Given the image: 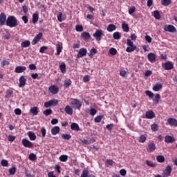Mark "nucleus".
I'll return each instance as SVG.
<instances>
[{
  "instance_id": "f257e3e1",
  "label": "nucleus",
  "mask_w": 177,
  "mask_h": 177,
  "mask_svg": "<svg viewBox=\"0 0 177 177\" xmlns=\"http://www.w3.org/2000/svg\"><path fill=\"white\" fill-rule=\"evenodd\" d=\"M6 24L8 27H10L11 28L16 27L17 26V19H16L15 16H10L7 18Z\"/></svg>"
},
{
  "instance_id": "f03ea898",
  "label": "nucleus",
  "mask_w": 177,
  "mask_h": 177,
  "mask_svg": "<svg viewBox=\"0 0 177 177\" xmlns=\"http://www.w3.org/2000/svg\"><path fill=\"white\" fill-rule=\"evenodd\" d=\"M22 145L24 147H26L27 149H32L34 147V144L26 138L22 140Z\"/></svg>"
},
{
  "instance_id": "7ed1b4c3",
  "label": "nucleus",
  "mask_w": 177,
  "mask_h": 177,
  "mask_svg": "<svg viewBox=\"0 0 177 177\" xmlns=\"http://www.w3.org/2000/svg\"><path fill=\"white\" fill-rule=\"evenodd\" d=\"M93 37L95 38L96 41H102V37H103V30H97L93 35Z\"/></svg>"
},
{
  "instance_id": "20e7f679",
  "label": "nucleus",
  "mask_w": 177,
  "mask_h": 177,
  "mask_svg": "<svg viewBox=\"0 0 177 177\" xmlns=\"http://www.w3.org/2000/svg\"><path fill=\"white\" fill-rule=\"evenodd\" d=\"M171 174H172V167L171 165H167L163 171V177L171 176Z\"/></svg>"
},
{
  "instance_id": "39448f33",
  "label": "nucleus",
  "mask_w": 177,
  "mask_h": 177,
  "mask_svg": "<svg viewBox=\"0 0 177 177\" xmlns=\"http://www.w3.org/2000/svg\"><path fill=\"white\" fill-rule=\"evenodd\" d=\"M48 91L52 95H57L59 93V86L51 85L48 87Z\"/></svg>"
},
{
  "instance_id": "423d86ee",
  "label": "nucleus",
  "mask_w": 177,
  "mask_h": 177,
  "mask_svg": "<svg viewBox=\"0 0 177 177\" xmlns=\"http://www.w3.org/2000/svg\"><path fill=\"white\" fill-rule=\"evenodd\" d=\"M86 53H88V50H86L85 48H82L79 50L77 55V58L80 59L81 57H84V56H86Z\"/></svg>"
},
{
  "instance_id": "0eeeda50",
  "label": "nucleus",
  "mask_w": 177,
  "mask_h": 177,
  "mask_svg": "<svg viewBox=\"0 0 177 177\" xmlns=\"http://www.w3.org/2000/svg\"><path fill=\"white\" fill-rule=\"evenodd\" d=\"M164 30L168 32H176L177 30L173 25H166L164 27Z\"/></svg>"
},
{
  "instance_id": "6e6552de",
  "label": "nucleus",
  "mask_w": 177,
  "mask_h": 177,
  "mask_svg": "<svg viewBox=\"0 0 177 177\" xmlns=\"http://www.w3.org/2000/svg\"><path fill=\"white\" fill-rule=\"evenodd\" d=\"M42 37H43L42 32H39V34H37L32 41L31 42L32 45H37V44H38V42L41 41V39H42Z\"/></svg>"
},
{
  "instance_id": "1a4fd4ad",
  "label": "nucleus",
  "mask_w": 177,
  "mask_h": 177,
  "mask_svg": "<svg viewBox=\"0 0 177 177\" xmlns=\"http://www.w3.org/2000/svg\"><path fill=\"white\" fill-rule=\"evenodd\" d=\"M156 149H157V146H156L154 142L148 143V147L147 149L148 153H153V151H156Z\"/></svg>"
},
{
  "instance_id": "9d476101",
  "label": "nucleus",
  "mask_w": 177,
  "mask_h": 177,
  "mask_svg": "<svg viewBox=\"0 0 177 177\" xmlns=\"http://www.w3.org/2000/svg\"><path fill=\"white\" fill-rule=\"evenodd\" d=\"M71 104L73 106H75L77 110H80L82 106V103L78 99H73V101L71 102Z\"/></svg>"
},
{
  "instance_id": "9b49d317",
  "label": "nucleus",
  "mask_w": 177,
  "mask_h": 177,
  "mask_svg": "<svg viewBox=\"0 0 177 177\" xmlns=\"http://www.w3.org/2000/svg\"><path fill=\"white\" fill-rule=\"evenodd\" d=\"M145 117L147 120H153V118H156V115L152 110H149L146 112Z\"/></svg>"
},
{
  "instance_id": "f8f14e48",
  "label": "nucleus",
  "mask_w": 177,
  "mask_h": 177,
  "mask_svg": "<svg viewBox=\"0 0 177 177\" xmlns=\"http://www.w3.org/2000/svg\"><path fill=\"white\" fill-rule=\"evenodd\" d=\"M26 82L27 79H26V76H21L19 78V88H23V86H26Z\"/></svg>"
},
{
  "instance_id": "ddd939ff",
  "label": "nucleus",
  "mask_w": 177,
  "mask_h": 177,
  "mask_svg": "<svg viewBox=\"0 0 177 177\" xmlns=\"http://www.w3.org/2000/svg\"><path fill=\"white\" fill-rule=\"evenodd\" d=\"M6 15L5 13L1 12L0 14V26H5V23L6 24Z\"/></svg>"
},
{
  "instance_id": "4468645a",
  "label": "nucleus",
  "mask_w": 177,
  "mask_h": 177,
  "mask_svg": "<svg viewBox=\"0 0 177 177\" xmlns=\"http://www.w3.org/2000/svg\"><path fill=\"white\" fill-rule=\"evenodd\" d=\"M164 68L167 71L172 70L174 68V64L171 61L165 62L164 64Z\"/></svg>"
},
{
  "instance_id": "2eb2a0df",
  "label": "nucleus",
  "mask_w": 177,
  "mask_h": 177,
  "mask_svg": "<svg viewBox=\"0 0 177 177\" xmlns=\"http://www.w3.org/2000/svg\"><path fill=\"white\" fill-rule=\"evenodd\" d=\"M175 138L174 136H165V143H174L175 142Z\"/></svg>"
},
{
  "instance_id": "dca6fc26",
  "label": "nucleus",
  "mask_w": 177,
  "mask_h": 177,
  "mask_svg": "<svg viewBox=\"0 0 177 177\" xmlns=\"http://www.w3.org/2000/svg\"><path fill=\"white\" fill-rule=\"evenodd\" d=\"M27 70V68L26 66H17L15 69V73H17V74H21V73H24V71H26Z\"/></svg>"
},
{
  "instance_id": "f3484780",
  "label": "nucleus",
  "mask_w": 177,
  "mask_h": 177,
  "mask_svg": "<svg viewBox=\"0 0 177 177\" xmlns=\"http://www.w3.org/2000/svg\"><path fill=\"white\" fill-rule=\"evenodd\" d=\"M39 108L38 106H34L30 109V113L32 115H38V113H39Z\"/></svg>"
},
{
  "instance_id": "a211bd4d",
  "label": "nucleus",
  "mask_w": 177,
  "mask_h": 177,
  "mask_svg": "<svg viewBox=\"0 0 177 177\" xmlns=\"http://www.w3.org/2000/svg\"><path fill=\"white\" fill-rule=\"evenodd\" d=\"M81 38L84 41H88V39H91V33L88 32H84L81 34Z\"/></svg>"
},
{
  "instance_id": "6ab92c4d",
  "label": "nucleus",
  "mask_w": 177,
  "mask_h": 177,
  "mask_svg": "<svg viewBox=\"0 0 177 177\" xmlns=\"http://www.w3.org/2000/svg\"><path fill=\"white\" fill-rule=\"evenodd\" d=\"M57 48V56H60V53H62V50H63V43H59L56 45Z\"/></svg>"
},
{
  "instance_id": "aec40b11",
  "label": "nucleus",
  "mask_w": 177,
  "mask_h": 177,
  "mask_svg": "<svg viewBox=\"0 0 177 177\" xmlns=\"http://www.w3.org/2000/svg\"><path fill=\"white\" fill-rule=\"evenodd\" d=\"M60 132V127L59 126H55L51 129V134L53 136L57 135Z\"/></svg>"
},
{
  "instance_id": "412c9836",
  "label": "nucleus",
  "mask_w": 177,
  "mask_h": 177,
  "mask_svg": "<svg viewBox=\"0 0 177 177\" xmlns=\"http://www.w3.org/2000/svg\"><path fill=\"white\" fill-rule=\"evenodd\" d=\"M147 57L151 63H154L156 62V54L150 53L148 54Z\"/></svg>"
},
{
  "instance_id": "4be33fe9",
  "label": "nucleus",
  "mask_w": 177,
  "mask_h": 177,
  "mask_svg": "<svg viewBox=\"0 0 177 177\" xmlns=\"http://www.w3.org/2000/svg\"><path fill=\"white\" fill-rule=\"evenodd\" d=\"M65 113H66V114H68V115H73V108H71V106H70V105H66L65 106Z\"/></svg>"
},
{
  "instance_id": "5701e85b",
  "label": "nucleus",
  "mask_w": 177,
  "mask_h": 177,
  "mask_svg": "<svg viewBox=\"0 0 177 177\" xmlns=\"http://www.w3.org/2000/svg\"><path fill=\"white\" fill-rule=\"evenodd\" d=\"M167 122L169 125L177 127V120L175 118H170L167 120Z\"/></svg>"
},
{
  "instance_id": "b1692460",
  "label": "nucleus",
  "mask_w": 177,
  "mask_h": 177,
  "mask_svg": "<svg viewBox=\"0 0 177 177\" xmlns=\"http://www.w3.org/2000/svg\"><path fill=\"white\" fill-rule=\"evenodd\" d=\"M71 129L72 131H76V132H78V131H80V126L78 125V124L75 123V122H73L71 124Z\"/></svg>"
},
{
  "instance_id": "393cba45",
  "label": "nucleus",
  "mask_w": 177,
  "mask_h": 177,
  "mask_svg": "<svg viewBox=\"0 0 177 177\" xmlns=\"http://www.w3.org/2000/svg\"><path fill=\"white\" fill-rule=\"evenodd\" d=\"M106 30L109 31V32H113V31H115V30H117V26L113 24H111L108 26Z\"/></svg>"
},
{
  "instance_id": "a878e982",
  "label": "nucleus",
  "mask_w": 177,
  "mask_h": 177,
  "mask_svg": "<svg viewBox=\"0 0 177 177\" xmlns=\"http://www.w3.org/2000/svg\"><path fill=\"white\" fill-rule=\"evenodd\" d=\"M146 139H147V136L146 134H141L139 137L138 142H140V143H145Z\"/></svg>"
},
{
  "instance_id": "bb28decb",
  "label": "nucleus",
  "mask_w": 177,
  "mask_h": 177,
  "mask_svg": "<svg viewBox=\"0 0 177 177\" xmlns=\"http://www.w3.org/2000/svg\"><path fill=\"white\" fill-rule=\"evenodd\" d=\"M161 99V95L160 94H156L154 98H153V104H158V102Z\"/></svg>"
},
{
  "instance_id": "cd10ccee",
  "label": "nucleus",
  "mask_w": 177,
  "mask_h": 177,
  "mask_svg": "<svg viewBox=\"0 0 177 177\" xmlns=\"http://www.w3.org/2000/svg\"><path fill=\"white\" fill-rule=\"evenodd\" d=\"M122 28L124 32H128L129 31V26L128 24H126L125 22H122Z\"/></svg>"
},
{
  "instance_id": "c85d7f7f",
  "label": "nucleus",
  "mask_w": 177,
  "mask_h": 177,
  "mask_svg": "<svg viewBox=\"0 0 177 177\" xmlns=\"http://www.w3.org/2000/svg\"><path fill=\"white\" fill-rule=\"evenodd\" d=\"M28 136L29 137L30 140H35L37 139V136L35 135V133H32V131H28Z\"/></svg>"
},
{
  "instance_id": "c756f323",
  "label": "nucleus",
  "mask_w": 177,
  "mask_h": 177,
  "mask_svg": "<svg viewBox=\"0 0 177 177\" xmlns=\"http://www.w3.org/2000/svg\"><path fill=\"white\" fill-rule=\"evenodd\" d=\"M160 89H162V85L161 84L157 83L153 87V91L155 92H158Z\"/></svg>"
},
{
  "instance_id": "7c9ffc66",
  "label": "nucleus",
  "mask_w": 177,
  "mask_h": 177,
  "mask_svg": "<svg viewBox=\"0 0 177 177\" xmlns=\"http://www.w3.org/2000/svg\"><path fill=\"white\" fill-rule=\"evenodd\" d=\"M60 71L62 74H66V64L62 62L59 66Z\"/></svg>"
},
{
  "instance_id": "2f4dec72",
  "label": "nucleus",
  "mask_w": 177,
  "mask_h": 177,
  "mask_svg": "<svg viewBox=\"0 0 177 177\" xmlns=\"http://www.w3.org/2000/svg\"><path fill=\"white\" fill-rule=\"evenodd\" d=\"M156 161H158V162H164L165 161V157L162 155H159L156 156Z\"/></svg>"
},
{
  "instance_id": "473e14b6",
  "label": "nucleus",
  "mask_w": 177,
  "mask_h": 177,
  "mask_svg": "<svg viewBox=\"0 0 177 177\" xmlns=\"http://www.w3.org/2000/svg\"><path fill=\"white\" fill-rule=\"evenodd\" d=\"M172 3V0H161V4L163 6H168V5H171Z\"/></svg>"
},
{
  "instance_id": "72a5a7b5",
  "label": "nucleus",
  "mask_w": 177,
  "mask_h": 177,
  "mask_svg": "<svg viewBox=\"0 0 177 177\" xmlns=\"http://www.w3.org/2000/svg\"><path fill=\"white\" fill-rule=\"evenodd\" d=\"M10 33H9V30H6V32L3 33V37L4 39H10Z\"/></svg>"
},
{
  "instance_id": "f704fd0d",
  "label": "nucleus",
  "mask_w": 177,
  "mask_h": 177,
  "mask_svg": "<svg viewBox=\"0 0 177 177\" xmlns=\"http://www.w3.org/2000/svg\"><path fill=\"white\" fill-rule=\"evenodd\" d=\"M96 53H97V50L95 48H93L90 50V54L88 55V56L92 58L93 57V56H95V55H96Z\"/></svg>"
},
{
  "instance_id": "c9c22d12",
  "label": "nucleus",
  "mask_w": 177,
  "mask_h": 177,
  "mask_svg": "<svg viewBox=\"0 0 177 177\" xmlns=\"http://www.w3.org/2000/svg\"><path fill=\"white\" fill-rule=\"evenodd\" d=\"M153 16L157 20H160L161 19V15L160 14V11L158 10H155L153 12Z\"/></svg>"
},
{
  "instance_id": "e433bc0d",
  "label": "nucleus",
  "mask_w": 177,
  "mask_h": 177,
  "mask_svg": "<svg viewBox=\"0 0 177 177\" xmlns=\"http://www.w3.org/2000/svg\"><path fill=\"white\" fill-rule=\"evenodd\" d=\"M113 39H121V33L120 32H115L113 34Z\"/></svg>"
},
{
  "instance_id": "4c0bfd02",
  "label": "nucleus",
  "mask_w": 177,
  "mask_h": 177,
  "mask_svg": "<svg viewBox=\"0 0 177 177\" xmlns=\"http://www.w3.org/2000/svg\"><path fill=\"white\" fill-rule=\"evenodd\" d=\"M68 160V156L67 155H62L59 157V160L62 161V162H66Z\"/></svg>"
},
{
  "instance_id": "58836bf2",
  "label": "nucleus",
  "mask_w": 177,
  "mask_h": 177,
  "mask_svg": "<svg viewBox=\"0 0 177 177\" xmlns=\"http://www.w3.org/2000/svg\"><path fill=\"white\" fill-rule=\"evenodd\" d=\"M38 14L37 13H35L32 15V21L34 24H35V23H37L38 22Z\"/></svg>"
},
{
  "instance_id": "ea45409f",
  "label": "nucleus",
  "mask_w": 177,
  "mask_h": 177,
  "mask_svg": "<svg viewBox=\"0 0 177 177\" xmlns=\"http://www.w3.org/2000/svg\"><path fill=\"white\" fill-rule=\"evenodd\" d=\"M136 49V46H129L126 49V52H128V53H131V52H133Z\"/></svg>"
},
{
  "instance_id": "a19ab883",
  "label": "nucleus",
  "mask_w": 177,
  "mask_h": 177,
  "mask_svg": "<svg viewBox=\"0 0 177 177\" xmlns=\"http://www.w3.org/2000/svg\"><path fill=\"white\" fill-rule=\"evenodd\" d=\"M30 45H31V43L30 42V41H23L21 43L22 48H28V46H30Z\"/></svg>"
},
{
  "instance_id": "79ce46f5",
  "label": "nucleus",
  "mask_w": 177,
  "mask_h": 177,
  "mask_svg": "<svg viewBox=\"0 0 177 177\" xmlns=\"http://www.w3.org/2000/svg\"><path fill=\"white\" fill-rule=\"evenodd\" d=\"M151 131H153V132H157V131H158V124H153L151 126Z\"/></svg>"
},
{
  "instance_id": "37998d69",
  "label": "nucleus",
  "mask_w": 177,
  "mask_h": 177,
  "mask_svg": "<svg viewBox=\"0 0 177 177\" xmlns=\"http://www.w3.org/2000/svg\"><path fill=\"white\" fill-rule=\"evenodd\" d=\"M146 164H147V165H148V167H151V168H156V164H154L151 160H147Z\"/></svg>"
},
{
  "instance_id": "c03bdc74",
  "label": "nucleus",
  "mask_w": 177,
  "mask_h": 177,
  "mask_svg": "<svg viewBox=\"0 0 177 177\" xmlns=\"http://www.w3.org/2000/svg\"><path fill=\"white\" fill-rule=\"evenodd\" d=\"M109 53L111 55V56H115L117 55V49L115 48H111L109 49Z\"/></svg>"
},
{
  "instance_id": "a18cd8bd",
  "label": "nucleus",
  "mask_w": 177,
  "mask_h": 177,
  "mask_svg": "<svg viewBox=\"0 0 177 177\" xmlns=\"http://www.w3.org/2000/svg\"><path fill=\"white\" fill-rule=\"evenodd\" d=\"M75 30L77 32H82V31H84V27L82 25H77L75 26Z\"/></svg>"
},
{
  "instance_id": "49530a36",
  "label": "nucleus",
  "mask_w": 177,
  "mask_h": 177,
  "mask_svg": "<svg viewBox=\"0 0 177 177\" xmlns=\"http://www.w3.org/2000/svg\"><path fill=\"white\" fill-rule=\"evenodd\" d=\"M102 119H103V115H100L95 118L94 121H95V122L99 123V122H102Z\"/></svg>"
},
{
  "instance_id": "de8ad7c7",
  "label": "nucleus",
  "mask_w": 177,
  "mask_h": 177,
  "mask_svg": "<svg viewBox=\"0 0 177 177\" xmlns=\"http://www.w3.org/2000/svg\"><path fill=\"white\" fill-rule=\"evenodd\" d=\"M49 102H50L51 106H57V104H59V101L56 99H52Z\"/></svg>"
},
{
  "instance_id": "09e8293b",
  "label": "nucleus",
  "mask_w": 177,
  "mask_h": 177,
  "mask_svg": "<svg viewBox=\"0 0 177 177\" xmlns=\"http://www.w3.org/2000/svg\"><path fill=\"white\" fill-rule=\"evenodd\" d=\"M136 10V8H135V6H132L131 7H130L129 8V13L130 15H133V13H135Z\"/></svg>"
},
{
  "instance_id": "8fccbe9b",
  "label": "nucleus",
  "mask_w": 177,
  "mask_h": 177,
  "mask_svg": "<svg viewBox=\"0 0 177 177\" xmlns=\"http://www.w3.org/2000/svg\"><path fill=\"white\" fill-rule=\"evenodd\" d=\"M28 158L30 161H35V160L37 159V155H35V153H30Z\"/></svg>"
},
{
  "instance_id": "3c124183",
  "label": "nucleus",
  "mask_w": 177,
  "mask_h": 177,
  "mask_svg": "<svg viewBox=\"0 0 177 177\" xmlns=\"http://www.w3.org/2000/svg\"><path fill=\"white\" fill-rule=\"evenodd\" d=\"M43 114H44V115H46V116L50 115V114H52V109H48L45 110L43 112Z\"/></svg>"
},
{
  "instance_id": "603ef678",
  "label": "nucleus",
  "mask_w": 177,
  "mask_h": 177,
  "mask_svg": "<svg viewBox=\"0 0 177 177\" xmlns=\"http://www.w3.org/2000/svg\"><path fill=\"white\" fill-rule=\"evenodd\" d=\"M62 138H63L65 140H70V139H71V136L69 134H62Z\"/></svg>"
},
{
  "instance_id": "864d4df0",
  "label": "nucleus",
  "mask_w": 177,
  "mask_h": 177,
  "mask_svg": "<svg viewBox=\"0 0 177 177\" xmlns=\"http://www.w3.org/2000/svg\"><path fill=\"white\" fill-rule=\"evenodd\" d=\"M15 174H16V167H12L9 169V174L15 175Z\"/></svg>"
},
{
  "instance_id": "5fc2aeb1",
  "label": "nucleus",
  "mask_w": 177,
  "mask_h": 177,
  "mask_svg": "<svg viewBox=\"0 0 177 177\" xmlns=\"http://www.w3.org/2000/svg\"><path fill=\"white\" fill-rule=\"evenodd\" d=\"M145 94L147 95V96H149V97L151 98L153 97V96H154V93H153V92L149 91V90H147L145 91Z\"/></svg>"
},
{
  "instance_id": "6e6d98bb",
  "label": "nucleus",
  "mask_w": 177,
  "mask_h": 177,
  "mask_svg": "<svg viewBox=\"0 0 177 177\" xmlns=\"http://www.w3.org/2000/svg\"><path fill=\"white\" fill-rule=\"evenodd\" d=\"M71 85V80H66L64 84L65 88H68Z\"/></svg>"
},
{
  "instance_id": "4d7b16f0",
  "label": "nucleus",
  "mask_w": 177,
  "mask_h": 177,
  "mask_svg": "<svg viewBox=\"0 0 177 177\" xmlns=\"http://www.w3.org/2000/svg\"><path fill=\"white\" fill-rule=\"evenodd\" d=\"M1 164L2 167H8V165H9L8 160H6L5 159H3L1 160Z\"/></svg>"
},
{
  "instance_id": "13d9d810",
  "label": "nucleus",
  "mask_w": 177,
  "mask_h": 177,
  "mask_svg": "<svg viewBox=\"0 0 177 177\" xmlns=\"http://www.w3.org/2000/svg\"><path fill=\"white\" fill-rule=\"evenodd\" d=\"M15 139H16V136H15L9 135L8 137V140L9 142H15Z\"/></svg>"
},
{
  "instance_id": "bf43d9fd",
  "label": "nucleus",
  "mask_w": 177,
  "mask_h": 177,
  "mask_svg": "<svg viewBox=\"0 0 177 177\" xmlns=\"http://www.w3.org/2000/svg\"><path fill=\"white\" fill-rule=\"evenodd\" d=\"M62 17H63V13L59 12V14L57 16V18L58 21H59L60 23H62V21H63V19H62Z\"/></svg>"
},
{
  "instance_id": "052dcab7",
  "label": "nucleus",
  "mask_w": 177,
  "mask_h": 177,
  "mask_svg": "<svg viewBox=\"0 0 177 177\" xmlns=\"http://www.w3.org/2000/svg\"><path fill=\"white\" fill-rule=\"evenodd\" d=\"M12 94H13V91H12V90H7L6 97H10V96H12Z\"/></svg>"
},
{
  "instance_id": "680f3d73",
  "label": "nucleus",
  "mask_w": 177,
  "mask_h": 177,
  "mask_svg": "<svg viewBox=\"0 0 177 177\" xmlns=\"http://www.w3.org/2000/svg\"><path fill=\"white\" fill-rule=\"evenodd\" d=\"M47 49H48V46H41L39 49V53H44L46 50H47Z\"/></svg>"
},
{
  "instance_id": "e2e57ef3",
  "label": "nucleus",
  "mask_w": 177,
  "mask_h": 177,
  "mask_svg": "<svg viewBox=\"0 0 177 177\" xmlns=\"http://www.w3.org/2000/svg\"><path fill=\"white\" fill-rule=\"evenodd\" d=\"M41 133L43 138H45V136H46V129H45V127L41 129Z\"/></svg>"
},
{
  "instance_id": "0e129e2a",
  "label": "nucleus",
  "mask_w": 177,
  "mask_h": 177,
  "mask_svg": "<svg viewBox=\"0 0 177 177\" xmlns=\"http://www.w3.org/2000/svg\"><path fill=\"white\" fill-rule=\"evenodd\" d=\"M96 113H97V110H96L95 108L91 109V110H90L91 115H96Z\"/></svg>"
},
{
  "instance_id": "69168bd1",
  "label": "nucleus",
  "mask_w": 177,
  "mask_h": 177,
  "mask_svg": "<svg viewBox=\"0 0 177 177\" xmlns=\"http://www.w3.org/2000/svg\"><path fill=\"white\" fill-rule=\"evenodd\" d=\"M15 113L16 114V115H21V109L17 108L15 110Z\"/></svg>"
},
{
  "instance_id": "338daca9",
  "label": "nucleus",
  "mask_w": 177,
  "mask_h": 177,
  "mask_svg": "<svg viewBox=\"0 0 177 177\" xmlns=\"http://www.w3.org/2000/svg\"><path fill=\"white\" fill-rule=\"evenodd\" d=\"M106 129H108L109 131H111V129H113V128H114V124H107L106 127Z\"/></svg>"
},
{
  "instance_id": "774afa93",
  "label": "nucleus",
  "mask_w": 177,
  "mask_h": 177,
  "mask_svg": "<svg viewBox=\"0 0 177 177\" xmlns=\"http://www.w3.org/2000/svg\"><path fill=\"white\" fill-rule=\"evenodd\" d=\"M145 40L147 41V42H148L149 44H151V37H150L149 35H146L145 36Z\"/></svg>"
}]
</instances>
